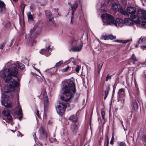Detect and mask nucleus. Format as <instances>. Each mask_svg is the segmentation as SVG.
<instances>
[{"label": "nucleus", "mask_w": 146, "mask_h": 146, "mask_svg": "<svg viewBox=\"0 0 146 146\" xmlns=\"http://www.w3.org/2000/svg\"><path fill=\"white\" fill-rule=\"evenodd\" d=\"M108 144H109V141H108V140L107 142L106 146H108Z\"/></svg>", "instance_id": "052dcab7"}, {"label": "nucleus", "mask_w": 146, "mask_h": 146, "mask_svg": "<svg viewBox=\"0 0 146 146\" xmlns=\"http://www.w3.org/2000/svg\"><path fill=\"white\" fill-rule=\"evenodd\" d=\"M71 129L74 134L77 133L78 129V127L76 124L72 125L71 126Z\"/></svg>", "instance_id": "dca6fc26"}, {"label": "nucleus", "mask_w": 146, "mask_h": 146, "mask_svg": "<svg viewBox=\"0 0 146 146\" xmlns=\"http://www.w3.org/2000/svg\"><path fill=\"white\" fill-rule=\"evenodd\" d=\"M118 97L119 98L122 97L125 95V92L124 89L121 88L120 89L118 93Z\"/></svg>", "instance_id": "412c9836"}, {"label": "nucleus", "mask_w": 146, "mask_h": 146, "mask_svg": "<svg viewBox=\"0 0 146 146\" xmlns=\"http://www.w3.org/2000/svg\"><path fill=\"white\" fill-rule=\"evenodd\" d=\"M66 106L63 103H59L57 105V112L60 115H62L65 111Z\"/></svg>", "instance_id": "6e6552de"}, {"label": "nucleus", "mask_w": 146, "mask_h": 146, "mask_svg": "<svg viewBox=\"0 0 146 146\" xmlns=\"http://www.w3.org/2000/svg\"><path fill=\"white\" fill-rule=\"evenodd\" d=\"M25 5L23 3H21V9L23 13L24 12Z\"/></svg>", "instance_id": "e433bc0d"}, {"label": "nucleus", "mask_w": 146, "mask_h": 146, "mask_svg": "<svg viewBox=\"0 0 146 146\" xmlns=\"http://www.w3.org/2000/svg\"><path fill=\"white\" fill-rule=\"evenodd\" d=\"M7 119L8 120H11L12 119V117L11 115H10V114L7 115Z\"/></svg>", "instance_id": "a18cd8bd"}, {"label": "nucleus", "mask_w": 146, "mask_h": 146, "mask_svg": "<svg viewBox=\"0 0 146 146\" xmlns=\"http://www.w3.org/2000/svg\"><path fill=\"white\" fill-rule=\"evenodd\" d=\"M51 143L55 142L56 141V139L52 137L50 138L49 139Z\"/></svg>", "instance_id": "ea45409f"}, {"label": "nucleus", "mask_w": 146, "mask_h": 146, "mask_svg": "<svg viewBox=\"0 0 146 146\" xmlns=\"http://www.w3.org/2000/svg\"><path fill=\"white\" fill-rule=\"evenodd\" d=\"M141 48H143L146 49V45L142 46H141Z\"/></svg>", "instance_id": "5fc2aeb1"}, {"label": "nucleus", "mask_w": 146, "mask_h": 146, "mask_svg": "<svg viewBox=\"0 0 146 146\" xmlns=\"http://www.w3.org/2000/svg\"><path fill=\"white\" fill-rule=\"evenodd\" d=\"M13 1L15 2H17L18 1V0H13Z\"/></svg>", "instance_id": "e2e57ef3"}, {"label": "nucleus", "mask_w": 146, "mask_h": 146, "mask_svg": "<svg viewBox=\"0 0 146 146\" xmlns=\"http://www.w3.org/2000/svg\"><path fill=\"white\" fill-rule=\"evenodd\" d=\"M127 12L129 14H130V16L131 19L134 22H138L139 20L138 18L136 19V15H134L136 12V8L135 7H129L127 9Z\"/></svg>", "instance_id": "423d86ee"}, {"label": "nucleus", "mask_w": 146, "mask_h": 146, "mask_svg": "<svg viewBox=\"0 0 146 146\" xmlns=\"http://www.w3.org/2000/svg\"><path fill=\"white\" fill-rule=\"evenodd\" d=\"M14 40L13 39L10 42H5L6 44H7V46L9 47H10L11 45L13 44V41Z\"/></svg>", "instance_id": "2f4dec72"}, {"label": "nucleus", "mask_w": 146, "mask_h": 146, "mask_svg": "<svg viewBox=\"0 0 146 146\" xmlns=\"http://www.w3.org/2000/svg\"><path fill=\"white\" fill-rule=\"evenodd\" d=\"M138 24H141V26L143 27L146 28V21H140V23H139Z\"/></svg>", "instance_id": "bb28decb"}, {"label": "nucleus", "mask_w": 146, "mask_h": 146, "mask_svg": "<svg viewBox=\"0 0 146 146\" xmlns=\"http://www.w3.org/2000/svg\"><path fill=\"white\" fill-rule=\"evenodd\" d=\"M101 39L102 40H109L108 35H105L102 36L101 37Z\"/></svg>", "instance_id": "c756f323"}, {"label": "nucleus", "mask_w": 146, "mask_h": 146, "mask_svg": "<svg viewBox=\"0 0 146 146\" xmlns=\"http://www.w3.org/2000/svg\"><path fill=\"white\" fill-rule=\"evenodd\" d=\"M5 66L8 68L4 70L3 73L1 75V76L6 82L8 83L4 88L5 92L8 93L14 91L15 88L19 87V83L16 82L12 76L17 78L18 81H20V80L17 76L18 73L17 67L18 66L20 69L22 70L25 68V65L21 63H19L18 62H15L11 60L7 63Z\"/></svg>", "instance_id": "f257e3e1"}, {"label": "nucleus", "mask_w": 146, "mask_h": 146, "mask_svg": "<svg viewBox=\"0 0 146 146\" xmlns=\"http://www.w3.org/2000/svg\"><path fill=\"white\" fill-rule=\"evenodd\" d=\"M63 63V62L62 61H60L58 62L57 63L56 65L55 66L56 67L59 66H60Z\"/></svg>", "instance_id": "58836bf2"}, {"label": "nucleus", "mask_w": 146, "mask_h": 146, "mask_svg": "<svg viewBox=\"0 0 146 146\" xmlns=\"http://www.w3.org/2000/svg\"><path fill=\"white\" fill-rule=\"evenodd\" d=\"M119 146H126V145L124 143L121 142L119 144Z\"/></svg>", "instance_id": "de8ad7c7"}, {"label": "nucleus", "mask_w": 146, "mask_h": 146, "mask_svg": "<svg viewBox=\"0 0 146 146\" xmlns=\"http://www.w3.org/2000/svg\"><path fill=\"white\" fill-rule=\"evenodd\" d=\"M1 11L3 12L5 10V4L3 2L0 5Z\"/></svg>", "instance_id": "393cba45"}, {"label": "nucleus", "mask_w": 146, "mask_h": 146, "mask_svg": "<svg viewBox=\"0 0 146 146\" xmlns=\"http://www.w3.org/2000/svg\"><path fill=\"white\" fill-rule=\"evenodd\" d=\"M3 2L1 0H0V5H1V4L3 3Z\"/></svg>", "instance_id": "680f3d73"}, {"label": "nucleus", "mask_w": 146, "mask_h": 146, "mask_svg": "<svg viewBox=\"0 0 146 146\" xmlns=\"http://www.w3.org/2000/svg\"><path fill=\"white\" fill-rule=\"evenodd\" d=\"M142 140L143 142L146 143V134L144 135L142 137Z\"/></svg>", "instance_id": "a19ab883"}, {"label": "nucleus", "mask_w": 146, "mask_h": 146, "mask_svg": "<svg viewBox=\"0 0 146 146\" xmlns=\"http://www.w3.org/2000/svg\"><path fill=\"white\" fill-rule=\"evenodd\" d=\"M101 6L102 7H105L106 6V4L105 2H102L101 3Z\"/></svg>", "instance_id": "09e8293b"}, {"label": "nucleus", "mask_w": 146, "mask_h": 146, "mask_svg": "<svg viewBox=\"0 0 146 146\" xmlns=\"http://www.w3.org/2000/svg\"><path fill=\"white\" fill-rule=\"evenodd\" d=\"M130 40H131V39L130 40H121L120 41H119L118 40H115L114 41L115 42H119L120 43H123L125 44L128 42Z\"/></svg>", "instance_id": "cd10ccee"}, {"label": "nucleus", "mask_w": 146, "mask_h": 146, "mask_svg": "<svg viewBox=\"0 0 146 146\" xmlns=\"http://www.w3.org/2000/svg\"><path fill=\"white\" fill-rule=\"evenodd\" d=\"M133 107L135 110H136L138 108V105L137 102L135 100L133 102Z\"/></svg>", "instance_id": "c85d7f7f"}, {"label": "nucleus", "mask_w": 146, "mask_h": 146, "mask_svg": "<svg viewBox=\"0 0 146 146\" xmlns=\"http://www.w3.org/2000/svg\"><path fill=\"white\" fill-rule=\"evenodd\" d=\"M133 64H135V62H133Z\"/></svg>", "instance_id": "338daca9"}, {"label": "nucleus", "mask_w": 146, "mask_h": 146, "mask_svg": "<svg viewBox=\"0 0 146 146\" xmlns=\"http://www.w3.org/2000/svg\"><path fill=\"white\" fill-rule=\"evenodd\" d=\"M11 131L13 132H15V131H13V130H11Z\"/></svg>", "instance_id": "774afa93"}, {"label": "nucleus", "mask_w": 146, "mask_h": 146, "mask_svg": "<svg viewBox=\"0 0 146 146\" xmlns=\"http://www.w3.org/2000/svg\"><path fill=\"white\" fill-rule=\"evenodd\" d=\"M35 69L40 73V72L39 70L37 68H35Z\"/></svg>", "instance_id": "bf43d9fd"}, {"label": "nucleus", "mask_w": 146, "mask_h": 146, "mask_svg": "<svg viewBox=\"0 0 146 146\" xmlns=\"http://www.w3.org/2000/svg\"><path fill=\"white\" fill-rule=\"evenodd\" d=\"M120 122L121 123V124L123 127V121L122 120H120Z\"/></svg>", "instance_id": "4d7b16f0"}, {"label": "nucleus", "mask_w": 146, "mask_h": 146, "mask_svg": "<svg viewBox=\"0 0 146 146\" xmlns=\"http://www.w3.org/2000/svg\"><path fill=\"white\" fill-rule=\"evenodd\" d=\"M118 11L121 14L124 15H126L127 16H129V14L127 13L126 10L124 8L122 7H120L118 9Z\"/></svg>", "instance_id": "2eb2a0df"}, {"label": "nucleus", "mask_w": 146, "mask_h": 146, "mask_svg": "<svg viewBox=\"0 0 146 146\" xmlns=\"http://www.w3.org/2000/svg\"><path fill=\"white\" fill-rule=\"evenodd\" d=\"M7 94L5 93H3L1 96L2 98L1 100H5V99L7 97Z\"/></svg>", "instance_id": "4c0bfd02"}, {"label": "nucleus", "mask_w": 146, "mask_h": 146, "mask_svg": "<svg viewBox=\"0 0 146 146\" xmlns=\"http://www.w3.org/2000/svg\"><path fill=\"white\" fill-rule=\"evenodd\" d=\"M34 138L35 139V140H36V134L35 133H34L33 134V135Z\"/></svg>", "instance_id": "6e6d98bb"}, {"label": "nucleus", "mask_w": 146, "mask_h": 146, "mask_svg": "<svg viewBox=\"0 0 146 146\" xmlns=\"http://www.w3.org/2000/svg\"><path fill=\"white\" fill-rule=\"evenodd\" d=\"M72 62L74 64H75V62H74L73 61H72Z\"/></svg>", "instance_id": "69168bd1"}, {"label": "nucleus", "mask_w": 146, "mask_h": 146, "mask_svg": "<svg viewBox=\"0 0 146 146\" xmlns=\"http://www.w3.org/2000/svg\"><path fill=\"white\" fill-rule=\"evenodd\" d=\"M118 8L117 4L116 3H113L112 4L111 8L115 10Z\"/></svg>", "instance_id": "7c9ffc66"}, {"label": "nucleus", "mask_w": 146, "mask_h": 146, "mask_svg": "<svg viewBox=\"0 0 146 146\" xmlns=\"http://www.w3.org/2000/svg\"><path fill=\"white\" fill-rule=\"evenodd\" d=\"M146 44V37L142 36L140 38L139 40H138L136 43V45L135 47H137L138 45L140 44Z\"/></svg>", "instance_id": "4468645a"}, {"label": "nucleus", "mask_w": 146, "mask_h": 146, "mask_svg": "<svg viewBox=\"0 0 146 146\" xmlns=\"http://www.w3.org/2000/svg\"><path fill=\"white\" fill-rule=\"evenodd\" d=\"M76 92L75 86L74 82L71 80H64L62 81L60 99L63 101L67 102L73 97L72 92L75 93Z\"/></svg>", "instance_id": "f03ea898"}, {"label": "nucleus", "mask_w": 146, "mask_h": 146, "mask_svg": "<svg viewBox=\"0 0 146 146\" xmlns=\"http://www.w3.org/2000/svg\"><path fill=\"white\" fill-rule=\"evenodd\" d=\"M102 117L104 119H105V113L104 111H102L101 112Z\"/></svg>", "instance_id": "c03bdc74"}, {"label": "nucleus", "mask_w": 146, "mask_h": 146, "mask_svg": "<svg viewBox=\"0 0 146 146\" xmlns=\"http://www.w3.org/2000/svg\"><path fill=\"white\" fill-rule=\"evenodd\" d=\"M81 69V66H80L78 65L76 67L75 71L77 73H78L79 70Z\"/></svg>", "instance_id": "f704fd0d"}, {"label": "nucleus", "mask_w": 146, "mask_h": 146, "mask_svg": "<svg viewBox=\"0 0 146 146\" xmlns=\"http://www.w3.org/2000/svg\"><path fill=\"white\" fill-rule=\"evenodd\" d=\"M69 119L74 122H76L78 120L77 115H72L69 118Z\"/></svg>", "instance_id": "4be33fe9"}, {"label": "nucleus", "mask_w": 146, "mask_h": 146, "mask_svg": "<svg viewBox=\"0 0 146 146\" xmlns=\"http://www.w3.org/2000/svg\"><path fill=\"white\" fill-rule=\"evenodd\" d=\"M97 64L98 66V71L99 72L102 68L103 63L102 61H98L97 62Z\"/></svg>", "instance_id": "5701e85b"}, {"label": "nucleus", "mask_w": 146, "mask_h": 146, "mask_svg": "<svg viewBox=\"0 0 146 146\" xmlns=\"http://www.w3.org/2000/svg\"><path fill=\"white\" fill-rule=\"evenodd\" d=\"M52 50L50 48V46H48L45 48L42 49L40 52L46 56H48L50 55V52Z\"/></svg>", "instance_id": "9d476101"}, {"label": "nucleus", "mask_w": 146, "mask_h": 146, "mask_svg": "<svg viewBox=\"0 0 146 146\" xmlns=\"http://www.w3.org/2000/svg\"><path fill=\"white\" fill-rule=\"evenodd\" d=\"M2 105L4 106L5 107L11 108V102L9 100H3L1 101Z\"/></svg>", "instance_id": "ddd939ff"}, {"label": "nucleus", "mask_w": 146, "mask_h": 146, "mask_svg": "<svg viewBox=\"0 0 146 146\" xmlns=\"http://www.w3.org/2000/svg\"><path fill=\"white\" fill-rule=\"evenodd\" d=\"M131 19L129 18H126L124 19V23L126 25H131L133 23V22Z\"/></svg>", "instance_id": "aec40b11"}, {"label": "nucleus", "mask_w": 146, "mask_h": 146, "mask_svg": "<svg viewBox=\"0 0 146 146\" xmlns=\"http://www.w3.org/2000/svg\"><path fill=\"white\" fill-rule=\"evenodd\" d=\"M5 44L6 43L4 42L0 45V49H1V50H3V48L4 47Z\"/></svg>", "instance_id": "37998d69"}, {"label": "nucleus", "mask_w": 146, "mask_h": 146, "mask_svg": "<svg viewBox=\"0 0 146 146\" xmlns=\"http://www.w3.org/2000/svg\"><path fill=\"white\" fill-rule=\"evenodd\" d=\"M74 67L71 68L69 66H68L66 68L63 69L62 70V71L63 72H68L70 73H71L73 70Z\"/></svg>", "instance_id": "6ab92c4d"}, {"label": "nucleus", "mask_w": 146, "mask_h": 146, "mask_svg": "<svg viewBox=\"0 0 146 146\" xmlns=\"http://www.w3.org/2000/svg\"><path fill=\"white\" fill-rule=\"evenodd\" d=\"M10 111L7 109H5L2 111V113L5 116H7L10 114Z\"/></svg>", "instance_id": "b1692460"}, {"label": "nucleus", "mask_w": 146, "mask_h": 146, "mask_svg": "<svg viewBox=\"0 0 146 146\" xmlns=\"http://www.w3.org/2000/svg\"><path fill=\"white\" fill-rule=\"evenodd\" d=\"M114 139V137L113 136H112L111 138V140L110 141V143L111 144H112L113 143Z\"/></svg>", "instance_id": "8fccbe9b"}, {"label": "nucleus", "mask_w": 146, "mask_h": 146, "mask_svg": "<svg viewBox=\"0 0 146 146\" xmlns=\"http://www.w3.org/2000/svg\"><path fill=\"white\" fill-rule=\"evenodd\" d=\"M101 17L103 22L106 21L108 25H114L117 27H120L123 25V21L121 19L118 18L115 21L113 16L107 13L102 14Z\"/></svg>", "instance_id": "7ed1b4c3"}, {"label": "nucleus", "mask_w": 146, "mask_h": 146, "mask_svg": "<svg viewBox=\"0 0 146 146\" xmlns=\"http://www.w3.org/2000/svg\"><path fill=\"white\" fill-rule=\"evenodd\" d=\"M36 114L37 115V116H38V117H40V115H39V111H38V110H36Z\"/></svg>", "instance_id": "3c124183"}, {"label": "nucleus", "mask_w": 146, "mask_h": 146, "mask_svg": "<svg viewBox=\"0 0 146 146\" xmlns=\"http://www.w3.org/2000/svg\"><path fill=\"white\" fill-rule=\"evenodd\" d=\"M105 2L106 4V5H108L110 3V0H106Z\"/></svg>", "instance_id": "864d4df0"}, {"label": "nucleus", "mask_w": 146, "mask_h": 146, "mask_svg": "<svg viewBox=\"0 0 146 146\" xmlns=\"http://www.w3.org/2000/svg\"><path fill=\"white\" fill-rule=\"evenodd\" d=\"M68 4L70 5V7L72 10V14H74V13L76 10V9L78 7V4L77 3H75L71 5L70 3H69Z\"/></svg>", "instance_id": "a211bd4d"}, {"label": "nucleus", "mask_w": 146, "mask_h": 146, "mask_svg": "<svg viewBox=\"0 0 146 146\" xmlns=\"http://www.w3.org/2000/svg\"><path fill=\"white\" fill-rule=\"evenodd\" d=\"M74 14H72V16L71 17L70 24H73L74 22Z\"/></svg>", "instance_id": "473e14b6"}, {"label": "nucleus", "mask_w": 146, "mask_h": 146, "mask_svg": "<svg viewBox=\"0 0 146 146\" xmlns=\"http://www.w3.org/2000/svg\"><path fill=\"white\" fill-rule=\"evenodd\" d=\"M80 41L79 40L74 39L73 40L72 42V45L74 46L70 50H72L74 52H79L80 51L83 46V44L82 43L80 44Z\"/></svg>", "instance_id": "39448f33"}, {"label": "nucleus", "mask_w": 146, "mask_h": 146, "mask_svg": "<svg viewBox=\"0 0 146 146\" xmlns=\"http://www.w3.org/2000/svg\"><path fill=\"white\" fill-rule=\"evenodd\" d=\"M40 97L41 100H43L44 102V108L46 105L47 104L48 102V99L45 89H44L41 92Z\"/></svg>", "instance_id": "1a4fd4ad"}, {"label": "nucleus", "mask_w": 146, "mask_h": 146, "mask_svg": "<svg viewBox=\"0 0 146 146\" xmlns=\"http://www.w3.org/2000/svg\"><path fill=\"white\" fill-rule=\"evenodd\" d=\"M123 129H124L125 131H126L127 130V129H126L125 128H124V127H123Z\"/></svg>", "instance_id": "0e129e2a"}, {"label": "nucleus", "mask_w": 146, "mask_h": 146, "mask_svg": "<svg viewBox=\"0 0 146 146\" xmlns=\"http://www.w3.org/2000/svg\"><path fill=\"white\" fill-rule=\"evenodd\" d=\"M132 111H130L128 113V114L130 115V116H129V117L130 118L132 117Z\"/></svg>", "instance_id": "603ef678"}, {"label": "nucleus", "mask_w": 146, "mask_h": 146, "mask_svg": "<svg viewBox=\"0 0 146 146\" xmlns=\"http://www.w3.org/2000/svg\"><path fill=\"white\" fill-rule=\"evenodd\" d=\"M109 39L110 40H114L116 38V37L115 36H114L112 35H108Z\"/></svg>", "instance_id": "c9c22d12"}, {"label": "nucleus", "mask_w": 146, "mask_h": 146, "mask_svg": "<svg viewBox=\"0 0 146 146\" xmlns=\"http://www.w3.org/2000/svg\"><path fill=\"white\" fill-rule=\"evenodd\" d=\"M27 15L29 20H33V17L30 12H28L27 13Z\"/></svg>", "instance_id": "a878e982"}, {"label": "nucleus", "mask_w": 146, "mask_h": 146, "mask_svg": "<svg viewBox=\"0 0 146 146\" xmlns=\"http://www.w3.org/2000/svg\"><path fill=\"white\" fill-rule=\"evenodd\" d=\"M111 78V76L110 75H108L106 77V81H107L109 79H110Z\"/></svg>", "instance_id": "49530a36"}, {"label": "nucleus", "mask_w": 146, "mask_h": 146, "mask_svg": "<svg viewBox=\"0 0 146 146\" xmlns=\"http://www.w3.org/2000/svg\"><path fill=\"white\" fill-rule=\"evenodd\" d=\"M42 27L40 24H37L35 25L33 29H31L30 33L28 35H26L25 38L27 41H28V44L30 46H32L33 43H35L36 41L34 40L33 35L35 33L40 30Z\"/></svg>", "instance_id": "20e7f679"}, {"label": "nucleus", "mask_w": 146, "mask_h": 146, "mask_svg": "<svg viewBox=\"0 0 146 146\" xmlns=\"http://www.w3.org/2000/svg\"><path fill=\"white\" fill-rule=\"evenodd\" d=\"M18 110H17L16 112L18 115H19V119L21 120L23 114L21 108L20 106H18Z\"/></svg>", "instance_id": "f3484780"}, {"label": "nucleus", "mask_w": 146, "mask_h": 146, "mask_svg": "<svg viewBox=\"0 0 146 146\" xmlns=\"http://www.w3.org/2000/svg\"><path fill=\"white\" fill-rule=\"evenodd\" d=\"M110 90V87L109 86H106V90L104 91L105 94L108 95Z\"/></svg>", "instance_id": "72a5a7b5"}, {"label": "nucleus", "mask_w": 146, "mask_h": 146, "mask_svg": "<svg viewBox=\"0 0 146 146\" xmlns=\"http://www.w3.org/2000/svg\"><path fill=\"white\" fill-rule=\"evenodd\" d=\"M39 132L40 138L42 139H46L47 138V134L44 131L43 127H41L39 129Z\"/></svg>", "instance_id": "9b49d317"}, {"label": "nucleus", "mask_w": 146, "mask_h": 146, "mask_svg": "<svg viewBox=\"0 0 146 146\" xmlns=\"http://www.w3.org/2000/svg\"><path fill=\"white\" fill-rule=\"evenodd\" d=\"M131 58L135 62L137 61L134 54H133L132 55Z\"/></svg>", "instance_id": "79ce46f5"}, {"label": "nucleus", "mask_w": 146, "mask_h": 146, "mask_svg": "<svg viewBox=\"0 0 146 146\" xmlns=\"http://www.w3.org/2000/svg\"><path fill=\"white\" fill-rule=\"evenodd\" d=\"M107 95H107L105 94V96H104V99H105L107 97Z\"/></svg>", "instance_id": "13d9d810"}, {"label": "nucleus", "mask_w": 146, "mask_h": 146, "mask_svg": "<svg viewBox=\"0 0 146 146\" xmlns=\"http://www.w3.org/2000/svg\"><path fill=\"white\" fill-rule=\"evenodd\" d=\"M136 15V19L138 18L139 21L138 22H134L136 24L140 23V19L146 20V12L144 10L142 9L137 10Z\"/></svg>", "instance_id": "0eeeda50"}, {"label": "nucleus", "mask_w": 146, "mask_h": 146, "mask_svg": "<svg viewBox=\"0 0 146 146\" xmlns=\"http://www.w3.org/2000/svg\"><path fill=\"white\" fill-rule=\"evenodd\" d=\"M45 13L47 19L49 20V21L50 23L53 24V19L51 15V13L50 11L49 10H46L45 11Z\"/></svg>", "instance_id": "f8f14e48"}]
</instances>
